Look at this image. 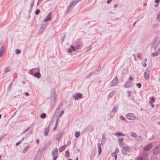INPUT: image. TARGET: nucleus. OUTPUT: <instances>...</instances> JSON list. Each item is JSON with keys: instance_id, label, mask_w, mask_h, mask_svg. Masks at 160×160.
Wrapping results in <instances>:
<instances>
[{"instance_id": "7ed1b4c3", "label": "nucleus", "mask_w": 160, "mask_h": 160, "mask_svg": "<svg viewBox=\"0 0 160 160\" xmlns=\"http://www.w3.org/2000/svg\"><path fill=\"white\" fill-rule=\"evenodd\" d=\"M51 96L50 98L52 102H55L57 100V95L55 92L54 89L52 90L51 91Z\"/></svg>"}, {"instance_id": "4468645a", "label": "nucleus", "mask_w": 160, "mask_h": 160, "mask_svg": "<svg viewBox=\"0 0 160 160\" xmlns=\"http://www.w3.org/2000/svg\"><path fill=\"white\" fill-rule=\"evenodd\" d=\"M118 106L117 105H115L114 107L112 109L111 112H113L114 114L118 111Z\"/></svg>"}, {"instance_id": "3c124183", "label": "nucleus", "mask_w": 160, "mask_h": 160, "mask_svg": "<svg viewBox=\"0 0 160 160\" xmlns=\"http://www.w3.org/2000/svg\"><path fill=\"white\" fill-rule=\"evenodd\" d=\"M35 160H40V158L38 157V156H36L35 158Z\"/></svg>"}, {"instance_id": "4be33fe9", "label": "nucleus", "mask_w": 160, "mask_h": 160, "mask_svg": "<svg viewBox=\"0 0 160 160\" xmlns=\"http://www.w3.org/2000/svg\"><path fill=\"white\" fill-rule=\"evenodd\" d=\"M80 46V44L79 42H78L77 43L76 45L74 47V48H75V49L76 50H77L78 49Z\"/></svg>"}, {"instance_id": "39448f33", "label": "nucleus", "mask_w": 160, "mask_h": 160, "mask_svg": "<svg viewBox=\"0 0 160 160\" xmlns=\"http://www.w3.org/2000/svg\"><path fill=\"white\" fill-rule=\"evenodd\" d=\"M127 118L129 120H134L136 119V116L133 113H129L126 115Z\"/></svg>"}, {"instance_id": "c9c22d12", "label": "nucleus", "mask_w": 160, "mask_h": 160, "mask_svg": "<svg viewBox=\"0 0 160 160\" xmlns=\"http://www.w3.org/2000/svg\"><path fill=\"white\" fill-rule=\"evenodd\" d=\"M92 74L93 73L92 72L90 73L89 74H88L86 76V78H88L91 77L92 75Z\"/></svg>"}, {"instance_id": "58836bf2", "label": "nucleus", "mask_w": 160, "mask_h": 160, "mask_svg": "<svg viewBox=\"0 0 160 160\" xmlns=\"http://www.w3.org/2000/svg\"><path fill=\"white\" fill-rule=\"evenodd\" d=\"M6 135V134H5L2 136L0 137V142L3 139L4 136Z\"/></svg>"}, {"instance_id": "37998d69", "label": "nucleus", "mask_w": 160, "mask_h": 160, "mask_svg": "<svg viewBox=\"0 0 160 160\" xmlns=\"http://www.w3.org/2000/svg\"><path fill=\"white\" fill-rule=\"evenodd\" d=\"M128 97H129L131 96V92L130 91H128Z\"/></svg>"}, {"instance_id": "e433bc0d", "label": "nucleus", "mask_w": 160, "mask_h": 160, "mask_svg": "<svg viewBox=\"0 0 160 160\" xmlns=\"http://www.w3.org/2000/svg\"><path fill=\"white\" fill-rule=\"evenodd\" d=\"M151 160H158V158L154 156H152L151 159Z\"/></svg>"}, {"instance_id": "49530a36", "label": "nucleus", "mask_w": 160, "mask_h": 160, "mask_svg": "<svg viewBox=\"0 0 160 160\" xmlns=\"http://www.w3.org/2000/svg\"><path fill=\"white\" fill-rule=\"evenodd\" d=\"M136 86L138 88H140L141 86V84L140 83H138L136 84Z\"/></svg>"}, {"instance_id": "20e7f679", "label": "nucleus", "mask_w": 160, "mask_h": 160, "mask_svg": "<svg viewBox=\"0 0 160 160\" xmlns=\"http://www.w3.org/2000/svg\"><path fill=\"white\" fill-rule=\"evenodd\" d=\"M130 150V148L128 146H124L122 149L121 151L122 153L125 155L127 154V152H128Z\"/></svg>"}, {"instance_id": "f704fd0d", "label": "nucleus", "mask_w": 160, "mask_h": 160, "mask_svg": "<svg viewBox=\"0 0 160 160\" xmlns=\"http://www.w3.org/2000/svg\"><path fill=\"white\" fill-rule=\"evenodd\" d=\"M120 119L122 120H123L125 121H126L127 120L123 116H121L120 117Z\"/></svg>"}, {"instance_id": "0e129e2a", "label": "nucleus", "mask_w": 160, "mask_h": 160, "mask_svg": "<svg viewBox=\"0 0 160 160\" xmlns=\"http://www.w3.org/2000/svg\"><path fill=\"white\" fill-rule=\"evenodd\" d=\"M36 142L37 144H38L39 142V140L38 139H37L36 141Z\"/></svg>"}, {"instance_id": "a211bd4d", "label": "nucleus", "mask_w": 160, "mask_h": 160, "mask_svg": "<svg viewBox=\"0 0 160 160\" xmlns=\"http://www.w3.org/2000/svg\"><path fill=\"white\" fill-rule=\"evenodd\" d=\"M97 146L98 150V154H101L102 152V149L101 144L99 143L98 144Z\"/></svg>"}, {"instance_id": "5fc2aeb1", "label": "nucleus", "mask_w": 160, "mask_h": 160, "mask_svg": "<svg viewBox=\"0 0 160 160\" xmlns=\"http://www.w3.org/2000/svg\"><path fill=\"white\" fill-rule=\"evenodd\" d=\"M112 1V0H108L107 1V4H109Z\"/></svg>"}, {"instance_id": "412c9836", "label": "nucleus", "mask_w": 160, "mask_h": 160, "mask_svg": "<svg viewBox=\"0 0 160 160\" xmlns=\"http://www.w3.org/2000/svg\"><path fill=\"white\" fill-rule=\"evenodd\" d=\"M34 76L37 78H39L41 77V74L39 72H36L34 74Z\"/></svg>"}, {"instance_id": "473e14b6", "label": "nucleus", "mask_w": 160, "mask_h": 160, "mask_svg": "<svg viewBox=\"0 0 160 160\" xmlns=\"http://www.w3.org/2000/svg\"><path fill=\"white\" fill-rule=\"evenodd\" d=\"M46 117V114L45 113H42L40 115L41 118H44Z\"/></svg>"}, {"instance_id": "4c0bfd02", "label": "nucleus", "mask_w": 160, "mask_h": 160, "mask_svg": "<svg viewBox=\"0 0 160 160\" xmlns=\"http://www.w3.org/2000/svg\"><path fill=\"white\" fill-rule=\"evenodd\" d=\"M63 113H64V111L63 110H62L61 112L59 113L58 118L62 116L63 114Z\"/></svg>"}, {"instance_id": "5701e85b", "label": "nucleus", "mask_w": 160, "mask_h": 160, "mask_svg": "<svg viewBox=\"0 0 160 160\" xmlns=\"http://www.w3.org/2000/svg\"><path fill=\"white\" fill-rule=\"evenodd\" d=\"M66 148V146L65 145L62 146L60 147L59 148V151L60 152H62Z\"/></svg>"}, {"instance_id": "dca6fc26", "label": "nucleus", "mask_w": 160, "mask_h": 160, "mask_svg": "<svg viewBox=\"0 0 160 160\" xmlns=\"http://www.w3.org/2000/svg\"><path fill=\"white\" fill-rule=\"evenodd\" d=\"M4 51V48L3 46H2L0 48V57L3 55Z\"/></svg>"}, {"instance_id": "c85d7f7f", "label": "nucleus", "mask_w": 160, "mask_h": 160, "mask_svg": "<svg viewBox=\"0 0 160 160\" xmlns=\"http://www.w3.org/2000/svg\"><path fill=\"white\" fill-rule=\"evenodd\" d=\"M106 139V137L104 135H103L102 138V143H104L105 142Z\"/></svg>"}, {"instance_id": "bf43d9fd", "label": "nucleus", "mask_w": 160, "mask_h": 160, "mask_svg": "<svg viewBox=\"0 0 160 160\" xmlns=\"http://www.w3.org/2000/svg\"><path fill=\"white\" fill-rule=\"evenodd\" d=\"M43 0H38V3H37V5H38V3L39 2H42Z\"/></svg>"}, {"instance_id": "1a4fd4ad", "label": "nucleus", "mask_w": 160, "mask_h": 160, "mask_svg": "<svg viewBox=\"0 0 160 160\" xmlns=\"http://www.w3.org/2000/svg\"><path fill=\"white\" fill-rule=\"evenodd\" d=\"M58 148L53 149L52 152V154L53 157H58Z\"/></svg>"}, {"instance_id": "a18cd8bd", "label": "nucleus", "mask_w": 160, "mask_h": 160, "mask_svg": "<svg viewBox=\"0 0 160 160\" xmlns=\"http://www.w3.org/2000/svg\"><path fill=\"white\" fill-rule=\"evenodd\" d=\"M40 12V10L39 9H37L35 11V13L36 15H38L39 13Z\"/></svg>"}, {"instance_id": "de8ad7c7", "label": "nucleus", "mask_w": 160, "mask_h": 160, "mask_svg": "<svg viewBox=\"0 0 160 160\" xmlns=\"http://www.w3.org/2000/svg\"><path fill=\"white\" fill-rule=\"evenodd\" d=\"M119 144L120 146L121 147L123 145L125 144V143L123 141L119 142Z\"/></svg>"}, {"instance_id": "b1692460", "label": "nucleus", "mask_w": 160, "mask_h": 160, "mask_svg": "<svg viewBox=\"0 0 160 160\" xmlns=\"http://www.w3.org/2000/svg\"><path fill=\"white\" fill-rule=\"evenodd\" d=\"M115 94L114 91H112L109 94L108 97L109 98H111L113 97Z\"/></svg>"}, {"instance_id": "9d476101", "label": "nucleus", "mask_w": 160, "mask_h": 160, "mask_svg": "<svg viewBox=\"0 0 160 160\" xmlns=\"http://www.w3.org/2000/svg\"><path fill=\"white\" fill-rule=\"evenodd\" d=\"M73 98L75 100H78L82 97V94L80 93H78L73 96Z\"/></svg>"}, {"instance_id": "bb28decb", "label": "nucleus", "mask_w": 160, "mask_h": 160, "mask_svg": "<svg viewBox=\"0 0 160 160\" xmlns=\"http://www.w3.org/2000/svg\"><path fill=\"white\" fill-rule=\"evenodd\" d=\"M29 147L28 146H27L26 147H25L23 149V150L22 152L23 153H25L29 149Z\"/></svg>"}, {"instance_id": "0eeeda50", "label": "nucleus", "mask_w": 160, "mask_h": 160, "mask_svg": "<svg viewBox=\"0 0 160 160\" xmlns=\"http://www.w3.org/2000/svg\"><path fill=\"white\" fill-rule=\"evenodd\" d=\"M118 82V79L117 77H116L110 83V86L112 87L115 85Z\"/></svg>"}, {"instance_id": "a878e982", "label": "nucleus", "mask_w": 160, "mask_h": 160, "mask_svg": "<svg viewBox=\"0 0 160 160\" xmlns=\"http://www.w3.org/2000/svg\"><path fill=\"white\" fill-rule=\"evenodd\" d=\"M131 136L132 137H137V134L134 132H131Z\"/></svg>"}, {"instance_id": "052dcab7", "label": "nucleus", "mask_w": 160, "mask_h": 160, "mask_svg": "<svg viewBox=\"0 0 160 160\" xmlns=\"http://www.w3.org/2000/svg\"><path fill=\"white\" fill-rule=\"evenodd\" d=\"M154 100H155V99H154V98H151L150 101H152V102L154 101Z\"/></svg>"}, {"instance_id": "2eb2a0df", "label": "nucleus", "mask_w": 160, "mask_h": 160, "mask_svg": "<svg viewBox=\"0 0 160 160\" xmlns=\"http://www.w3.org/2000/svg\"><path fill=\"white\" fill-rule=\"evenodd\" d=\"M49 131V127H47L45 128L44 132V136H46L48 135Z\"/></svg>"}, {"instance_id": "393cba45", "label": "nucleus", "mask_w": 160, "mask_h": 160, "mask_svg": "<svg viewBox=\"0 0 160 160\" xmlns=\"http://www.w3.org/2000/svg\"><path fill=\"white\" fill-rule=\"evenodd\" d=\"M158 51H156L155 52L152 53L151 54V56L152 57H154V56H157L159 55V53H158Z\"/></svg>"}, {"instance_id": "f3484780", "label": "nucleus", "mask_w": 160, "mask_h": 160, "mask_svg": "<svg viewBox=\"0 0 160 160\" xmlns=\"http://www.w3.org/2000/svg\"><path fill=\"white\" fill-rule=\"evenodd\" d=\"M78 1L79 0H77L73 1L70 3L69 5H70L71 7L72 5L73 6H74L78 2Z\"/></svg>"}, {"instance_id": "ea45409f", "label": "nucleus", "mask_w": 160, "mask_h": 160, "mask_svg": "<svg viewBox=\"0 0 160 160\" xmlns=\"http://www.w3.org/2000/svg\"><path fill=\"white\" fill-rule=\"evenodd\" d=\"M21 52V51L19 49H17L16 50V54H19Z\"/></svg>"}, {"instance_id": "13d9d810", "label": "nucleus", "mask_w": 160, "mask_h": 160, "mask_svg": "<svg viewBox=\"0 0 160 160\" xmlns=\"http://www.w3.org/2000/svg\"><path fill=\"white\" fill-rule=\"evenodd\" d=\"M157 18L158 20H160V14L158 16Z\"/></svg>"}, {"instance_id": "f8f14e48", "label": "nucleus", "mask_w": 160, "mask_h": 160, "mask_svg": "<svg viewBox=\"0 0 160 160\" xmlns=\"http://www.w3.org/2000/svg\"><path fill=\"white\" fill-rule=\"evenodd\" d=\"M152 146V144L150 143L147 145L145 146L144 148L143 149L145 151H147L150 149Z\"/></svg>"}, {"instance_id": "864d4df0", "label": "nucleus", "mask_w": 160, "mask_h": 160, "mask_svg": "<svg viewBox=\"0 0 160 160\" xmlns=\"http://www.w3.org/2000/svg\"><path fill=\"white\" fill-rule=\"evenodd\" d=\"M21 143V142L20 141L16 143V146H18Z\"/></svg>"}, {"instance_id": "a19ab883", "label": "nucleus", "mask_w": 160, "mask_h": 160, "mask_svg": "<svg viewBox=\"0 0 160 160\" xmlns=\"http://www.w3.org/2000/svg\"><path fill=\"white\" fill-rule=\"evenodd\" d=\"M142 54L141 53H138L137 54V57L138 58H141V56H142Z\"/></svg>"}, {"instance_id": "6e6d98bb", "label": "nucleus", "mask_w": 160, "mask_h": 160, "mask_svg": "<svg viewBox=\"0 0 160 160\" xmlns=\"http://www.w3.org/2000/svg\"><path fill=\"white\" fill-rule=\"evenodd\" d=\"M58 118H58L56 121V123H55V125H56L57 126V124H58Z\"/></svg>"}, {"instance_id": "338daca9", "label": "nucleus", "mask_w": 160, "mask_h": 160, "mask_svg": "<svg viewBox=\"0 0 160 160\" xmlns=\"http://www.w3.org/2000/svg\"><path fill=\"white\" fill-rule=\"evenodd\" d=\"M160 1V0H155V2L156 3H158Z\"/></svg>"}, {"instance_id": "603ef678", "label": "nucleus", "mask_w": 160, "mask_h": 160, "mask_svg": "<svg viewBox=\"0 0 160 160\" xmlns=\"http://www.w3.org/2000/svg\"><path fill=\"white\" fill-rule=\"evenodd\" d=\"M112 156V157H115V155H116V154L115 153H114V152H112L111 154Z\"/></svg>"}, {"instance_id": "c03bdc74", "label": "nucleus", "mask_w": 160, "mask_h": 160, "mask_svg": "<svg viewBox=\"0 0 160 160\" xmlns=\"http://www.w3.org/2000/svg\"><path fill=\"white\" fill-rule=\"evenodd\" d=\"M10 71V69L8 68H7L5 69V73L7 72Z\"/></svg>"}, {"instance_id": "09e8293b", "label": "nucleus", "mask_w": 160, "mask_h": 160, "mask_svg": "<svg viewBox=\"0 0 160 160\" xmlns=\"http://www.w3.org/2000/svg\"><path fill=\"white\" fill-rule=\"evenodd\" d=\"M119 150L118 148L116 149L114 153H115L116 154L118 153L119 152Z\"/></svg>"}, {"instance_id": "4d7b16f0", "label": "nucleus", "mask_w": 160, "mask_h": 160, "mask_svg": "<svg viewBox=\"0 0 160 160\" xmlns=\"http://www.w3.org/2000/svg\"><path fill=\"white\" fill-rule=\"evenodd\" d=\"M58 118H58L56 121V123H55V125H56L57 126V124H58Z\"/></svg>"}, {"instance_id": "6e6552de", "label": "nucleus", "mask_w": 160, "mask_h": 160, "mask_svg": "<svg viewBox=\"0 0 160 160\" xmlns=\"http://www.w3.org/2000/svg\"><path fill=\"white\" fill-rule=\"evenodd\" d=\"M150 73V71L148 69L146 70L144 72V78L145 79L147 80L149 79Z\"/></svg>"}, {"instance_id": "cd10ccee", "label": "nucleus", "mask_w": 160, "mask_h": 160, "mask_svg": "<svg viewBox=\"0 0 160 160\" xmlns=\"http://www.w3.org/2000/svg\"><path fill=\"white\" fill-rule=\"evenodd\" d=\"M71 7L70 6V5H69L68 7L67 8V9L66 11V13H68L71 11V10L70 8Z\"/></svg>"}, {"instance_id": "c756f323", "label": "nucleus", "mask_w": 160, "mask_h": 160, "mask_svg": "<svg viewBox=\"0 0 160 160\" xmlns=\"http://www.w3.org/2000/svg\"><path fill=\"white\" fill-rule=\"evenodd\" d=\"M80 135V132H77L75 133V136L76 138L78 137Z\"/></svg>"}, {"instance_id": "9b49d317", "label": "nucleus", "mask_w": 160, "mask_h": 160, "mask_svg": "<svg viewBox=\"0 0 160 160\" xmlns=\"http://www.w3.org/2000/svg\"><path fill=\"white\" fill-rule=\"evenodd\" d=\"M51 13L50 12L49 13L48 15L43 20V22H46L50 20L51 19Z\"/></svg>"}, {"instance_id": "2f4dec72", "label": "nucleus", "mask_w": 160, "mask_h": 160, "mask_svg": "<svg viewBox=\"0 0 160 160\" xmlns=\"http://www.w3.org/2000/svg\"><path fill=\"white\" fill-rule=\"evenodd\" d=\"M29 128H30L29 127H28L26 129H24L23 130V132H22V133L23 134V133H26L27 131H28L29 129Z\"/></svg>"}, {"instance_id": "774afa93", "label": "nucleus", "mask_w": 160, "mask_h": 160, "mask_svg": "<svg viewBox=\"0 0 160 160\" xmlns=\"http://www.w3.org/2000/svg\"><path fill=\"white\" fill-rule=\"evenodd\" d=\"M137 21H136L135 22L133 23V27H134L135 26V24L136 23H137Z\"/></svg>"}, {"instance_id": "423d86ee", "label": "nucleus", "mask_w": 160, "mask_h": 160, "mask_svg": "<svg viewBox=\"0 0 160 160\" xmlns=\"http://www.w3.org/2000/svg\"><path fill=\"white\" fill-rule=\"evenodd\" d=\"M160 152V144L154 148L153 153L154 154H157Z\"/></svg>"}, {"instance_id": "f257e3e1", "label": "nucleus", "mask_w": 160, "mask_h": 160, "mask_svg": "<svg viewBox=\"0 0 160 160\" xmlns=\"http://www.w3.org/2000/svg\"><path fill=\"white\" fill-rule=\"evenodd\" d=\"M136 160H148L147 153L145 152H143L142 156L138 157Z\"/></svg>"}, {"instance_id": "680f3d73", "label": "nucleus", "mask_w": 160, "mask_h": 160, "mask_svg": "<svg viewBox=\"0 0 160 160\" xmlns=\"http://www.w3.org/2000/svg\"><path fill=\"white\" fill-rule=\"evenodd\" d=\"M58 157H57V156L56 157H53V160H56Z\"/></svg>"}, {"instance_id": "69168bd1", "label": "nucleus", "mask_w": 160, "mask_h": 160, "mask_svg": "<svg viewBox=\"0 0 160 160\" xmlns=\"http://www.w3.org/2000/svg\"><path fill=\"white\" fill-rule=\"evenodd\" d=\"M25 94L26 96H28L29 95V94L28 92H26L25 93Z\"/></svg>"}, {"instance_id": "aec40b11", "label": "nucleus", "mask_w": 160, "mask_h": 160, "mask_svg": "<svg viewBox=\"0 0 160 160\" xmlns=\"http://www.w3.org/2000/svg\"><path fill=\"white\" fill-rule=\"evenodd\" d=\"M143 139L141 136H138L137 137L136 140L138 142H141L142 141Z\"/></svg>"}, {"instance_id": "ddd939ff", "label": "nucleus", "mask_w": 160, "mask_h": 160, "mask_svg": "<svg viewBox=\"0 0 160 160\" xmlns=\"http://www.w3.org/2000/svg\"><path fill=\"white\" fill-rule=\"evenodd\" d=\"M70 47L71 48H68L67 51V52L69 53H70L72 52H75V48H74V47L73 45H71Z\"/></svg>"}, {"instance_id": "7c9ffc66", "label": "nucleus", "mask_w": 160, "mask_h": 160, "mask_svg": "<svg viewBox=\"0 0 160 160\" xmlns=\"http://www.w3.org/2000/svg\"><path fill=\"white\" fill-rule=\"evenodd\" d=\"M69 151H66L65 152V157H66L67 158L69 156Z\"/></svg>"}, {"instance_id": "8fccbe9b", "label": "nucleus", "mask_w": 160, "mask_h": 160, "mask_svg": "<svg viewBox=\"0 0 160 160\" xmlns=\"http://www.w3.org/2000/svg\"><path fill=\"white\" fill-rule=\"evenodd\" d=\"M29 73L30 74L33 75V73H32V69L30 70L29 71Z\"/></svg>"}, {"instance_id": "e2e57ef3", "label": "nucleus", "mask_w": 160, "mask_h": 160, "mask_svg": "<svg viewBox=\"0 0 160 160\" xmlns=\"http://www.w3.org/2000/svg\"><path fill=\"white\" fill-rule=\"evenodd\" d=\"M157 51H158V53H159V54H160V47L158 48V49Z\"/></svg>"}, {"instance_id": "f03ea898", "label": "nucleus", "mask_w": 160, "mask_h": 160, "mask_svg": "<svg viewBox=\"0 0 160 160\" xmlns=\"http://www.w3.org/2000/svg\"><path fill=\"white\" fill-rule=\"evenodd\" d=\"M133 80V78L132 77H130L129 78V79L124 84V87L125 88H128L132 86V81Z\"/></svg>"}, {"instance_id": "6ab92c4d", "label": "nucleus", "mask_w": 160, "mask_h": 160, "mask_svg": "<svg viewBox=\"0 0 160 160\" xmlns=\"http://www.w3.org/2000/svg\"><path fill=\"white\" fill-rule=\"evenodd\" d=\"M114 135L115 136H125V134H123V133H122L121 132H116L114 134Z\"/></svg>"}, {"instance_id": "72a5a7b5", "label": "nucleus", "mask_w": 160, "mask_h": 160, "mask_svg": "<svg viewBox=\"0 0 160 160\" xmlns=\"http://www.w3.org/2000/svg\"><path fill=\"white\" fill-rule=\"evenodd\" d=\"M119 142H121L123 141L124 138H118Z\"/></svg>"}, {"instance_id": "79ce46f5", "label": "nucleus", "mask_w": 160, "mask_h": 160, "mask_svg": "<svg viewBox=\"0 0 160 160\" xmlns=\"http://www.w3.org/2000/svg\"><path fill=\"white\" fill-rule=\"evenodd\" d=\"M34 4V0H32L31 3L30 4V6L31 8H32Z\"/></svg>"}]
</instances>
